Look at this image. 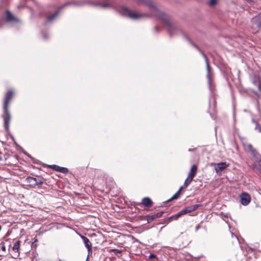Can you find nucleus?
I'll return each instance as SVG.
<instances>
[{"label":"nucleus","instance_id":"35","mask_svg":"<svg viewBox=\"0 0 261 261\" xmlns=\"http://www.w3.org/2000/svg\"><path fill=\"white\" fill-rule=\"evenodd\" d=\"M195 150H196V148H194V149H189L188 151H195Z\"/></svg>","mask_w":261,"mask_h":261},{"label":"nucleus","instance_id":"36","mask_svg":"<svg viewBox=\"0 0 261 261\" xmlns=\"http://www.w3.org/2000/svg\"><path fill=\"white\" fill-rule=\"evenodd\" d=\"M43 37L44 38V39H47V35L46 34H43Z\"/></svg>","mask_w":261,"mask_h":261},{"label":"nucleus","instance_id":"31","mask_svg":"<svg viewBox=\"0 0 261 261\" xmlns=\"http://www.w3.org/2000/svg\"><path fill=\"white\" fill-rule=\"evenodd\" d=\"M186 39L188 41L190 42V43L193 45L194 47L196 46V44H195L193 42H192L188 37H186Z\"/></svg>","mask_w":261,"mask_h":261},{"label":"nucleus","instance_id":"17","mask_svg":"<svg viewBox=\"0 0 261 261\" xmlns=\"http://www.w3.org/2000/svg\"><path fill=\"white\" fill-rule=\"evenodd\" d=\"M182 189V187H181L179 188V189L178 190V191L170 199H169L168 201H170V200H172L173 199H177V197H178L179 195L180 194V191H181Z\"/></svg>","mask_w":261,"mask_h":261},{"label":"nucleus","instance_id":"20","mask_svg":"<svg viewBox=\"0 0 261 261\" xmlns=\"http://www.w3.org/2000/svg\"><path fill=\"white\" fill-rule=\"evenodd\" d=\"M252 121L255 124V129L259 132H261V126L259 124V123L257 122H256L254 119H252Z\"/></svg>","mask_w":261,"mask_h":261},{"label":"nucleus","instance_id":"29","mask_svg":"<svg viewBox=\"0 0 261 261\" xmlns=\"http://www.w3.org/2000/svg\"><path fill=\"white\" fill-rule=\"evenodd\" d=\"M217 0H210V5L211 6H213L217 4Z\"/></svg>","mask_w":261,"mask_h":261},{"label":"nucleus","instance_id":"28","mask_svg":"<svg viewBox=\"0 0 261 261\" xmlns=\"http://www.w3.org/2000/svg\"><path fill=\"white\" fill-rule=\"evenodd\" d=\"M112 251L115 254H120L122 253V251L121 250H120L119 249H113L112 250Z\"/></svg>","mask_w":261,"mask_h":261},{"label":"nucleus","instance_id":"14","mask_svg":"<svg viewBox=\"0 0 261 261\" xmlns=\"http://www.w3.org/2000/svg\"><path fill=\"white\" fill-rule=\"evenodd\" d=\"M35 180L36 178L33 177H28L26 179L27 183L32 187L35 186Z\"/></svg>","mask_w":261,"mask_h":261},{"label":"nucleus","instance_id":"25","mask_svg":"<svg viewBox=\"0 0 261 261\" xmlns=\"http://www.w3.org/2000/svg\"><path fill=\"white\" fill-rule=\"evenodd\" d=\"M43 182V181L41 179L36 178L35 186L42 184Z\"/></svg>","mask_w":261,"mask_h":261},{"label":"nucleus","instance_id":"19","mask_svg":"<svg viewBox=\"0 0 261 261\" xmlns=\"http://www.w3.org/2000/svg\"><path fill=\"white\" fill-rule=\"evenodd\" d=\"M147 217V221L148 223L151 222L152 221H153L154 219H155L156 218L155 217L154 214H151L148 215L146 216Z\"/></svg>","mask_w":261,"mask_h":261},{"label":"nucleus","instance_id":"18","mask_svg":"<svg viewBox=\"0 0 261 261\" xmlns=\"http://www.w3.org/2000/svg\"><path fill=\"white\" fill-rule=\"evenodd\" d=\"M59 14V10L56 11L53 15H50L48 18V21H52L54 18L58 15Z\"/></svg>","mask_w":261,"mask_h":261},{"label":"nucleus","instance_id":"23","mask_svg":"<svg viewBox=\"0 0 261 261\" xmlns=\"http://www.w3.org/2000/svg\"><path fill=\"white\" fill-rule=\"evenodd\" d=\"M192 180H191V178L189 177H187V178L185 180L184 182V186L186 188L191 183Z\"/></svg>","mask_w":261,"mask_h":261},{"label":"nucleus","instance_id":"5","mask_svg":"<svg viewBox=\"0 0 261 261\" xmlns=\"http://www.w3.org/2000/svg\"><path fill=\"white\" fill-rule=\"evenodd\" d=\"M240 198L241 200V203L243 205H247L251 201L250 195L247 193H242L240 195Z\"/></svg>","mask_w":261,"mask_h":261},{"label":"nucleus","instance_id":"22","mask_svg":"<svg viewBox=\"0 0 261 261\" xmlns=\"http://www.w3.org/2000/svg\"><path fill=\"white\" fill-rule=\"evenodd\" d=\"M231 234L233 243H238L239 244V240L237 237L232 232H231Z\"/></svg>","mask_w":261,"mask_h":261},{"label":"nucleus","instance_id":"13","mask_svg":"<svg viewBox=\"0 0 261 261\" xmlns=\"http://www.w3.org/2000/svg\"><path fill=\"white\" fill-rule=\"evenodd\" d=\"M142 204L146 207H149L152 204L151 200L148 197H145L142 199Z\"/></svg>","mask_w":261,"mask_h":261},{"label":"nucleus","instance_id":"1","mask_svg":"<svg viewBox=\"0 0 261 261\" xmlns=\"http://www.w3.org/2000/svg\"><path fill=\"white\" fill-rule=\"evenodd\" d=\"M13 92L9 90L5 95V98L4 103V113L3 118L4 121V126L6 130L9 129V123L11 119L10 114L8 110V104L9 101L12 98Z\"/></svg>","mask_w":261,"mask_h":261},{"label":"nucleus","instance_id":"39","mask_svg":"<svg viewBox=\"0 0 261 261\" xmlns=\"http://www.w3.org/2000/svg\"><path fill=\"white\" fill-rule=\"evenodd\" d=\"M154 30L156 31H158V28L157 27H155L154 28Z\"/></svg>","mask_w":261,"mask_h":261},{"label":"nucleus","instance_id":"27","mask_svg":"<svg viewBox=\"0 0 261 261\" xmlns=\"http://www.w3.org/2000/svg\"><path fill=\"white\" fill-rule=\"evenodd\" d=\"M164 212H160L159 213H157L156 214H154L155 215V217L156 218L161 217L162 215L163 214Z\"/></svg>","mask_w":261,"mask_h":261},{"label":"nucleus","instance_id":"38","mask_svg":"<svg viewBox=\"0 0 261 261\" xmlns=\"http://www.w3.org/2000/svg\"><path fill=\"white\" fill-rule=\"evenodd\" d=\"M69 4H70V3H66V4H65L64 5L62 6L61 7V8H62L64 7V6H65L68 5H69Z\"/></svg>","mask_w":261,"mask_h":261},{"label":"nucleus","instance_id":"8","mask_svg":"<svg viewBox=\"0 0 261 261\" xmlns=\"http://www.w3.org/2000/svg\"><path fill=\"white\" fill-rule=\"evenodd\" d=\"M49 168L55 171H59L64 174H66L68 172V170L67 168L62 167L56 165H50Z\"/></svg>","mask_w":261,"mask_h":261},{"label":"nucleus","instance_id":"9","mask_svg":"<svg viewBox=\"0 0 261 261\" xmlns=\"http://www.w3.org/2000/svg\"><path fill=\"white\" fill-rule=\"evenodd\" d=\"M81 238L85 244V247L87 248L89 252H92V244L89 239L84 236H81Z\"/></svg>","mask_w":261,"mask_h":261},{"label":"nucleus","instance_id":"34","mask_svg":"<svg viewBox=\"0 0 261 261\" xmlns=\"http://www.w3.org/2000/svg\"><path fill=\"white\" fill-rule=\"evenodd\" d=\"M37 241V239L35 240V241L32 243V246H36V245L35 244V242Z\"/></svg>","mask_w":261,"mask_h":261},{"label":"nucleus","instance_id":"37","mask_svg":"<svg viewBox=\"0 0 261 261\" xmlns=\"http://www.w3.org/2000/svg\"><path fill=\"white\" fill-rule=\"evenodd\" d=\"M1 249H2V250L3 251H5L6 250V247L5 246H3L2 247Z\"/></svg>","mask_w":261,"mask_h":261},{"label":"nucleus","instance_id":"3","mask_svg":"<svg viewBox=\"0 0 261 261\" xmlns=\"http://www.w3.org/2000/svg\"><path fill=\"white\" fill-rule=\"evenodd\" d=\"M250 27L253 33H256L261 29V12L251 18Z\"/></svg>","mask_w":261,"mask_h":261},{"label":"nucleus","instance_id":"10","mask_svg":"<svg viewBox=\"0 0 261 261\" xmlns=\"http://www.w3.org/2000/svg\"><path fill=\"white\" fill-rule=\"evenodd\" d=\"M197 170V166L196 165H192L188 176V177L191 178V180H193V178L194 177L196 174Z\"/></svg>","mask_w":261,"mask_h":261},{"label":"nucleus","instance_id":"33","mask_svg":"<svg viewBox=\"0 0 261 261\" xmlns=\"http://www.w3.org/2000/svg\"><path fill=\"white\" fill-rule=\"evenodd\" d=\"M156 257L155 255L154 254H151L150 255H149V258H155Z\"/></svg>","mask_w":261,"mask_h":261},{"label":"nucleus","instance_id":"16","mask_svg":"<svg viewBox=\"0 0 261 261\" xmlns=\"http://www.w3.org/2000/svg\"><path fill=\"white\" fill-rule=\"evenodd\" d=\"M180 217V214L178 212L176 214L172 215L168 218V222H170L172 220H177Z\"/></svg>","mask_w":261,"mask_h":261},{"label":"nucleus","instance_id":"40","mask_svg":"<svg viewBox=\"0 0 261 261\" xmlns=\"http://www.w3.org/2000/svg\"><path fill=\"white\" fill-rule=\"evenodd\" d=\"M2 160V158L1 156V153H0V161Z\"/></svg>","mask_w":261,"mask_h":261},{"label":"nucleus","instance_id":"6","mask_svg":"<svg viewBox=\"0 0 261 261\" xmlns=\"http://www.w3.org/2000/svg\"><path fill=\"white\" fill-rule=\"evenodd\" d=\"M228 166L226 162L215 164V169L217 174H220L222 171Z\"/></svg>","mask_w":261,"mask_h":261},{"label":"nucleus","instance_id":"30","mask_svg":"<svg viewBox=\"0 0 261 261\" xmlns=\"http://www.w3.org/2000/svg\"><path fill=\"white\" fill-rule=\"evenodd\" d=\"M186 208L187 209V211H188V213H191L193 211L191 205L186 207Z\"/></svg>","mask_w":261,"mask_h":261},{"label":"nucleus","instance_id":"4","mask_svg":"<svg viewBox=\"0 0 261 261\" xmlns=\"http://www.w3.org/2000/svg\"><path fill=\"white\" fill-rule=\"evenodd\" d=\"M260 81H261V72L258 73L257 75H255L253 76L252 79V83L253 84L256 86L258 90H259L260 92V95H261V84H260Z\"/></svg>","mask_w":261,"mask_h":261},{"label":"nucleus","instance_id":"11","mask_svg":"<svg viewBox=\"0 0 261 261\" xmlns=\"http://www.w3.org/2000/svg\"><path fill=\"white\" fill-rule=\"evenodd\" d=\"M21 243L20 241H17L12 247V250L14 252V257H16L19 255L18 250L19 248L20 243Z\"/></svg>","mask_w":261,"mask_h":261},{"label":"nucleus","instance_id":"15","mask_svg":"<svg viewBox=\"0 0 261 261\" xmlns=\"http://www.w3.org/2000/svg\"><path fill=\"white\" fill-rule=\"evenodd\" d=\"M252 167L253 169L261 173V165L260 163H255L252 165Z\"/></svg>","mask_w":261,"mask_h":261},{"label":"nucleus","instance_id":"2","mask_svg":"<svg viewBox=\"0 0 261 261\" xmlns=\"http://www.w3.org/2000/svg\"><path fill=\"white\" fill-rule=\"evenodd\" d=\"M243 145L246 152L250 153L255 162L261 163V155L253 147L251 144L247 142H243Z\"/></svg>","mask_w":261,"mask_h":261},{"label":"nucleus","instance_id":"21","mask_svg":"<svg viewBox=\"0 0 261 261\" xmlns=\"http://www.w3.org/2000/svg\"><path fill=\"white\" fill-rule=\"evenodd\" d=\"M95 5L97 6H99L101 8H108V7H110L111 6V5L110 4H101L99 3H96L95 4Z\"/></svg>","mask_w":261,"mask_h":261},{"label":"nucleus","instance_id":"26","mask_svg":"<svg viewBox=\"0 0 261 261\" xmlns=\"http://www.w3.org/2000/svg\"><path fill=\"white\" fill-rule=\"evenodd\" d=\"M179 214H180V216L183 215H185L187 213H188V211H187V209L186 208V207H185L184 209H182V210H181L179 212Z\"/></svg>","mask_w":261,"mask_h":261},{"label":"nucleus","instance_id":"24","mask_svg":"<svg viewBox=\"0 0 261 261\" xmlns=\"http://www.w3.org/2000/svg\"><path fill=\"white\" fill-rule=\"evenodd\" d=\"M199 52L202 55L203 58H204L205 60L206 59H207L206 55L204 54V53L201 50V49L196 45V46L195 47Z\"/></svg>","mask_w":261,"mask_h":261},{"label":"nucleus","instance_id":"12","mask_svg":"<svg viewBox=\"0 0 261 261\" xmlns=\"http://www.w3.org/2000/svg\"><path fill=\"white\" fill-rule=\"evenodd\" d=\"M6 19L8 22H11L13 21H18L17 19L14 17L13 15L9 11H7L6 13Z\"/></svg>","mask_w":261,"mask_h":261},{"label":"nucleus","instance_id":"32","mask_svg":"<svg viewBox=\"0 0 261 261\" xmlns=\"http://www.w3.org/2000/svg\"><path fill=\"white\" fill-rule=\"evenodd\" d=\"M191 206H192V209L194 211L196 210L199 206V205L194 204V205H192Z\"/></svg>","mask_w":261,"mask_h":261},{"label":"nucleus","instance_id":"7","mask_svg":"<svg viewBox=\"0 0 261 261\" xmlns=\"http://www.w3.org/2000/svg\"><path fill=\"white\" fill-rule=\"evenodd\" d=\"M205 61L206 65V71H207L206 77L208 80V85L210 86V88L211 89L212 74L211 73V71H210V64H209V63L208 61V59H206Z\"/></svg>","mask_w":261,"mask_h":261}]
</instances>
